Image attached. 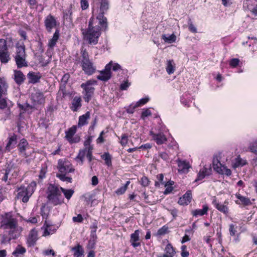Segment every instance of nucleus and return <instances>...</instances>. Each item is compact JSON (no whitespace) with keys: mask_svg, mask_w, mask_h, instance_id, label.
<instances>
[{"mask_svg":"<svg viewBox=\"0 0 257 257\" xmlns=\"http://www.w3.org/2000/svg\"><path fill=\"white\" fill-rule=\"evenodd\" d=\"M189 252L187 250V246L183 245L181 247V256L182 257H188Z\"/></svg>","mask_w":257,"mask_h":257,"instance_id":"obj_46","label":"nucleus"},{"mask_svg":"<svg viewBox=\"0 0 257 257\" xmlns=\"http://www.w3.org/2000/svg\"><path fill=\"white\" fill-rule=\"evenodd\" d=\"M128 142V137L126 134H123L121 137V141L120 143L121 146H125Z\"/></svg>","mask_w":257,"mask_h":257,"instance_id":"obj_54","label":"nucleus"},{"mask_svg":"<svg viewBox=\"0 0 257 257\" xmlns=\"http://www.w3.org/2000/svg\"><path fill=\"white\" fill-rule=\"evenodd\" d=\"M168 232V227L165 225L163 226L162 227L160 228L157 231V235H163Z\"/></svg>","mask_w":257,"mask_h":257,"instance_id":"obj_51","label":"nucleus"},{"mask_svg":"<svg viewBox=\"0 0 257 257\" xmlns=\"http://www.w3.org/2000/svg\"><path fill=\"white\" fill-rule=\"evenodd\" d=\"M111 64L112 61H111L108 64H107L104 70L100 72V74L97 76V78L98 80L106 81L108 80L111 77Z\"/></svg>","mask_w":257,"mask_h":257,"instance_id":"obj_13","label":"nucleus"},{"mask_svg":"<svg viewBox=\"0 0 257 257\" xmlns=\"http://www.w3.org/2000/svg\"><path fill=\"white\" fill-rule=\"evenodd\" d=\"M212 164L213 169L218 173L225 174L228 176L231 175V171L225 165H222L217 160L214 159Z\"/></svg>","mask_w":257,"mask_h":257,"instance_id":"obj_12","label":"nucleus"},{"mask_svg":"<svg viewBox=\"0 0 257 257\" xmlns=\"http://www.w3.org/2000/svg\"><path fill=\"white\" fill-rule=\"evenodd\" d=\"M8 50L7 42L5 39H0V53Z\"/></svg>","mask_w":257,"mask_h":257,"instance_id":"obj_49","label":"nucleus"},{"mask_svg":"<svg viewBox=\"0 0 257 257\" xmlns=\"http://www.w3.org/2000/svg\"><path fill=\"white\" fill-rule=\"evenodd\" d=\"M164 251V253L163 254L171 257H174L176 253L175 248L168 241H167V244L165 247Z\"/></svg>","mask_w":257,"mask_h":257,"instance_id":"obj_27","label":"nucleus"},{"mask_svg":"<svg viewBox=\"0 0 257 257\" xmlns=\"http://www.w3.org/2000/svg\"><path fill=\"white\" fill-rule=\"evenodd\" d=\"M212 204L214 205L215 207L219 211L222 212L225 215H227L229 213V209L226 205L221 204L218 203L215 199L212 201Z\"/></svg>","mask_w":257,"mask_h":257,"instance_id":"obj_26","label":"nucleus"},{"mask_svg":"<svg viewBox=\"0 0 257 257\" xmlns=\"http://www.w3.org/2000/svg\"><path fill=\"white\" fill-rule=\"evenodd\" d=\"M14 79L17 84L20 85L25 80V76L20 70L14 71Z\"/></svg>","mask_w":257,"mask_h":257,"instance_id":"obj_30","label":"nucleus"},{"mask_svg":"<svg viewBox=\"0 0 257 257\" xmlns=\"http://www.w3.org/2000/svg\"><path fill=\"white\" fill-rule=\"evenodd\" d=\"M81 66L85 74L92 75L96 70L94 63L90 60L88 53L86 49L82 48L81 50Z\"/></svg>","mask_w":257,"mask_h":257,"instance_id":"obj_5","label":"nucleus"},{"mask_svg":"<svg viewBox=\"0 0 257 257\" xmlns=\"http://www.w3.org/2000/svg\"><path fill=\"white\" fill-rule=\"evenodd\" d=\"M100 25L102 28L105 29L104 21H99L97 19H94L93 16L90 18L88 27L86 29H82L84 39L87 41L89 44L95 45L98 43V39L101 35Z\"/></svg>","mask_w":257,"mask_h":257,"instance_id":"obj_1","label":"nucleus"},{"mask_svg":"<svg viewBox=\"0 0 257 257\" xmlns=\"http://www.w3.org/2000/svg\"><path fill=\"white\" fill-rule=\"evenodd\" d=\"M77 127L73 125L66 132L65 138L71 144L78 143L80 140V138L78 135H75Z\"/></svg>","mask_w":257,"mask_h":257,"instance_id":"obj_11","label":"nucleus"},{"mask_svg":"<svg viewBox=\"0 0 257 257\" xmlns=\"http://www.w3.org/2000/svg\"><path fill=\"white\" fill-rule=\"evenodd\" d=\"M211 171L212 170L210 167L206 168L204 167L203 168L200 169L195 181L196 182L198 180H201L204 178L205 176L209 175L211 174Z\"/></svg>","mask_w":257,"mask_h":257,"instance_id":"obj_25","label":"nucleus"},{"mask_svg":"<svg viewBox=\"0 0 257 257\" xmlns=\"http://www.w3.org/2000/svg\"><path fill=\"white\" fill-rule=\"evenodd\" d=\"M69 78L70 75L68 73L65 74L61 79V82L63 83L64 85H65L69 79Z\"/></svg>","mask_w":257,"mask_h":257,"instance_id":"obj_61","label":"nucleus"},{"mask_svg":"<svg viewBox=\"0 0 257 257\" xmlns=\"http://www.w3.org/2000/svg\"><path fill=\"white\" fill-rule=\"evenodd\" d=\"M57 169L58 173L56 174V177L60 180L67 183H72V178L68 176L69 173H73L75 169L72 164L66 159H60L58 160Z\"/></svg>","mask_w":257,"mask_h":257,"instance_id":"obj_3","label":"nucleus"},{"mask_svg":"<svg viewBox=\"0 0 257 257\" xmlns=\"http://www.w3.org/2000/svg\"><path fill=\"white\" fill-rule=\"evenodd\" d=\"M71 14L72 12H71L70 10H68V11H66L65 12H64V20L68 22H70L72 20V18L71 17Z\"/></svg>","mask_w":257,"mask_h":257,"instance_id":"obj_48","label":"nucleus"},{"mask_svg":"<svg viewBox=\"0 0 257 257\" xmlns=\"http://www.w3.org/2000/svg\"><path fill=\"white\" fill-rule=\"evenodd\" d=\"M62 193L67 200H69L73 195L74 191L71 189H67L61 187V194Z\"/></svg>","mask_w":257,"mask_h":257,"instance_id":"obj_40","label":"nucleus"},{"mask_svg":"<svg viewBox=\"0 0 257 257\" xmlns=\"http://www.w3.org/2000/svg\"><path fill=\"white\" fill-rule=\"evenodd\" d=\"M130 85V83H129L127 80H126L121 84L120 88L121 90H126Z\"/></svg>","mask_w":257,"mask_h":257,"instance_id":"obj_60","label":"nucleus"},{"mask_svg":"<svg viewBox=\"0 0 257 257\" xmlns=\"http://www.w3.org/2000/svg\"><path fill=\"white\" fill-rule=\"evenodd\" d=\"M149 100V98L148 97L142 98L135 104V107H139L144 105L148 102Z\"/></svg>","mask_w":257,"mask_h":257,"instance_id":"obj_50","label":"nucleus"},{"mask_svg":"<svg viewBox=\"0 0 257 257\" xmlns=\"http://www.w3.org/2000/svg\"><path fill=\"white\" fill-rule=\"evenodd\" d=\"M208 207L207 205H203L202 209H197L192 211V214L193 216H202L206 214L208 210Z\"/></svg>","mask_w":257,"mask_h":257,"instance_id":"obj_31","label":"nucleus"},{"mask_svg":"<svg viewBox=\"0 0 257 257\" xmlns=\"http://www.w3.org/2000/svg\"><path fill=\"white\" fill-rule=\"evenodd\" d=\"M29 83H36L39 81L41 76L36 74L35 72H29L27 75Z\"/></svg>","mask_w":257,"mask_h":257,"instance_id":"obj_33","label":"nucleus"},{"mask_svg":"<svg viewBox=\"0 0 257 257\" xmlns=\"http://www.w3.org/2000/svg\"><path fill=\"white\" fill-rule=\"evenodd\" d=\"M176 38L177 37L174 34H172L168 36L165 34H163L162 36V39L165 41V42L169 44L175 42L176 40Z\"/></svg>","mask_w":257,"mask_h":257,"instance_id":"obj_38","label":"nucleus"},{"mask_svg":"<svg viewBox=\"0 0 257 257\" xmlns=\"http://www.w3.org/2000/svg\"><path fill=\"white\" fill-rule=\"evenodd\" d=\"M12 240L9 236H7L6 234H4L2 236V239L1 240L2 244H5L7 243H10L11 240Z\"/></svg>","mask_w":257,"mask_h":257,"instance_id":"obj_56","label":"nucleus"},{"mask_svg":"<svg viewBox=\"0 0 257 257\" xmlns=\"http://www.w3.org/2000/svg\"><path fill=\"white\" fill-rule=\"evenodd\" d=\"M72 220L75 223H81L83 220V218L81 214H78L77 216H74Z\"/></svg>","mask_w":257,"mask_h":257,"instance_id":"obj_57","label":"nucleus"},{"mask_svg":"<svg viewBox=\"0 0 257 257\" xmlns=\"http://www.w3.org/2000/svg\"><path fill=\"white\" fill-rule=\"evenodd\" d=\"M71 250L73 252L74 257H84V250L81 245L78 244L73 247Z\"/></svg>","mask_w":257,"mask_h":257,"instance_id":"obj_28","label":"nucleus"},{"mask_svg":"<svg viewBox=\"0 0 257 257\" xmlns=\"http://www.w3.org/2000/svg\"><path fill=\"white\" fill-rule=\"evenodd\" d=\"M151 114V111L149 109H147L142 112L141 117L144 119L145 117L150 116Z\"/></svg>","mask_w":257,"mask_h":257,"instance_id":"obj_62","label":"nucleus"},{"mask_svg":"<svg viewBox=\"0 0 257 257\" xmlns=\"http://www.w3.org/2000/svg\"><path fill=\"white\" fill-rule=\"evenodd\" d=\"M10 59V55L8 50L0 53V60L2 63H7Z\"/></svg>","mask_w":257,"mask_h":257,"instance_id":"obj_37","label":"nucleus"},{"mask_svg":"<svg viewBox=\"0 0 257 257\" xmlns=\"http://www.w3.org/2000/svg\"><path fill=\"white\" fill-rule=\"evenodd\" d=\"M47 199L54 205H61L64 203V198L61 194V187L50 184L47 190Z\"/></svg>","mask_w":257,"mask_h":257,"instance_id":"obj_4","label":"nucleus"},{"mask_svg":"<svg viewBox=\"0 0 257 257\" xmlns=\"http://www.w3.org/2000/svg\"><path fill=\"white\" fill-rule=\"evenodd\" d=\"M257 43V39L254 37H248V41L246 42L247 44H248L249 46H250L251 44H255Z\"/></svg>","mask_w":257,"mask_h":257,"instance_id":"obj_64","label":"nucleus"},{"mask_svg":"<svg viewBox=\"0 0 257 257\" xmlns=\"http://www.w3.org/2000/svg\"><path fill=\"white\" fill-rule=\"evenodd\" d=\"M91 139L90 138H88L86 141H85L84 143V148L79 151V153L75 159L76 160L79 161L80 162L81 165L83 164L85 156H86V157L89 162H91L92 160L94 159L92 156L93 147L91 145Z\"/></svg>","mask_w":257,"mask_h":257,"instance_id":"obj_6","label":"nucleus"},{"mask_svg":"<svg viewBox=\"0 0 257 257\" xmlns=\"http://www.w3.org/2000/svg\"><path fill=\"white\" fill-rule=\"evenodd\" d=\"M44 24L47 31L51 32L52 29L56 26L57 21L54 16L49 15L46 17Z\"/></svg>","mask_w":257,"mask_h":257,"instance_id":"obj_14","label":"nucleus"},{"mask_svg":"<svg viewBox=\"0 0 257 257\" xmlns=\"http://www.w3.org/2000/svg\"><path fill=\"white\" fill-rule=\"evenodd\" d=\"M38 232L35 229H32L29 232L27 238V244L29 247L33 246L36 244L38 240Z\"/></svg>","mask_w":257,"mask_h":257,"instance_id":"obj_15","label":"nucleus"},{"mask_svg":"<svg viewBox=\"0 0 257 257\" xmlns=\"http://www.w3.org/2000/svg\"><path fill=\"white\" fill-rule=\"evenodd\" d=\"M189 96L188 94L183 95L180 99L181 102L184 106L189 107L190 100L189 99Z\"/></svg>","mask_w":257,"mask_h":257,"instance_id":"obj_44","label":"nucleus"},{"mask_svg":"<svg viewBox=\"0 0 257 257\" xmlns=\"http://www.w3.org/2000/svg\"><path fill=\"white\" fill-rule=\"evenodd\" d=\"M97 84V82L94 79H90L81 84V87L83 89V94L85 102H89L93 96L95 91L94 86Z\"/></svg>","mask_w":257,"mask_h":257,"instance_id":"obj_8","label":"nucleus"},{"mask_svg":"<svg viewBox=\"0 0 257 257\" xmlns=\"http://www.w3.org/2000/svg\"><path fill=\"white\" fill-rule=\"evenodd\" d=\"M150 135L152 136L153 140L158 145H162L167 141V139L163 133H154L151 131L150 132Z\"/></svg>","mask_w":257,"mask_h":257,"instance_id":"obj_16","label":"nucleus"},{"mask_svg":"<svg viewBox=\"0 0 257 257\" xmlns=\"http://www.w3.org/2000/svg\"><path fill=\"white\" fill-rule=\"evenodd\" d=\"M111 68L114 71H121L122 70L121 66L117 63H113L112 61Z\"/></svg>","mask_w":257,"mask_h":257,"instance_id":"obj_59","label":"nucleus"},{"mask_svg":"<svg viewBox=\"0 0 257 257\" xmlns=\"http://www.w3.org/2000/svg\"><path fill=\"white\" fill-rule=\"evenodd\" d=\"M47 172L46 168L44 167H42L40 174L39 175V178L43 179L45 177V174Z\"/></svg>","mask_w":257,"mask_h":257,"instance_id":"obj_63","label":"nucleus"},{"mask_svg":"<svg viewBox=\"0 0 257 257\" xmlns=\"http://www.w3.org/2000/svg\"><path fill=\"white\" fill-rule=\"evenodd\" d=\"M59 37V31L57 30L53 35L51 39H50L48 43V46L50 48H53L56 45Z\"/></svg>","mask_w":257,"mask_h":257,"instance_id":"obj_35","label":"nucleus"},{"mask_svg":"<svg viewBox=\"0 0 257 257\" xmlns=\"http://www.w3.org/2000/svg\"><path fill=\"white\" fill-rule=\"evenodd\" d=\"M239 62V60L237 58H233L232 59L230 62H229V65L232 67H236Z\"/></svg>","mask_w":257,"mask_h":257,"instance_id":"obj_58","label":"nucleus"},{"mask_svg":"<svg viewBox=\"0 0 257 257\" xmlns=\"http://www.w3.org/2000/svg\"><path fill=\"white\" fill-rule=\"evenodd\" d=\"M37 186L36 182L32 181L27 187L22 186L17 190V198L21 199L24 203L27 202L34 193Z\"/></svg>","mask_w":257,"mask_h":257,"instance_id":"obj_7","label":"nucleus"},{"mask_svg":"<svg viewBox=\"0 0 257 257\" xmlns=\"http://www.w3.org/2000/svg\"><path fill=\"white\" fill-rule=\"evenodd\" d=\"M140 233V231L138 229L136 230L135 232L131 235L130 242L134 247L141 246Z\"/></svg>","mask_w":257,"mask_h":257,"instance_id":"obj_20","label":"nucleus"},{"mask_svg":"<svg viewBox=\"0 0 257 257\" xmlns=\"http://www.w3.org/2000/svg\"><path fill=\"white\" fill-rule=\"evenodd\" d=\"M249 149L250 152L257 154V140L250 143Z\"/></svg>","mask_w":257,"mask_h":257,"instance_id":"obj_47","label":"nucleus"},{"mask_svg":"<svg viewBox=\"0 0 257 257\" xmlns=\"http://www.w3.org/2000/svg\"><path fill=\"white\" fill-rule=\"evenodd\" d=\"M246 164V161L245 160L241 159L239 156H237L234 160V162L232 164V166L234 168L239 167H242Z\"/></svg>","mask_w":257,"mask_h":257,"instance_id":"obj_36","label":"nucleus"},{"mask_svg":"<svg viewBox=\"0 0 257 257\" xmlns=\"http://www.w3.org/2000/svg\"><path fill=\"white\" fill-rule=\"evenodd\" d=\"M1 227L8 230V235L12 239H16L20 235V232L18 227L17 221L9 213L3 216Z\"/></svg>","mask_w":257,"mask_h":257,"instance_id":"obj_2","label":"nucleus"},{"mask_svg":"<svg viewBox=\"0 0 257 257\" xmlns=\"http://www.w3.org/2000/svg\"><path fill=\"white\" fill-rule=\"evenodd\" d=\"M166 69L168 74H171L174 72L175 66L173 60H169L167 61V65Z\"/></svg>","mask_w":257,"mask_h":257,"instance_id":"obj_41","label":"nucleus"},{"mask_svg":"<svg viewBox=\"0 0 257 257\" xmlns=\"http://www.w3.org/2000/svg\"><path fill=\"white\" fill-rule=\"evenodd\" d=\"M158 181L155 182V186H160L161 185H164L166 186V183L165 182L163 181L164 180V176L162 174H160L157 176Z\"/></svg>","mask_w":257,"mask_h":257,"instance_id":"obj_45","label":"nucleus"},{"mask_svg":"<svg viewBox=\"0 0 257 257\" xmlns=\"http://www.w3.org/2000/svg\"><path fill=\"white\" fill-rule=\"evenodd\" d=\"M235 196L237 199L235 201V203L238 205L246 206L251 205L252 204L251 201L249 198L243 196L239 193H236Z\"/></svg>","mask_w":257,"mask_h":257,"instance_id":"obj_19","label":"nucleus"},{"mask_svg":"<svg viewBox=\"0 0 257 257\" xmlns=\"http://www.w3.org/2000/svg\"><path fill=\"white\" fill-rule=\"evenodd\" d=\"M101 157L105 161L106 165L108 166H111V157L108 153H104Z\"/></svg>","mask_w":257,"mask_h":257,"instance_id":"obj_43","label":"nucleus"},{"mask_svg":"<svg viewBox=\"0 0 257 257\" xmlns=\"http://www.w3.org/2000/svg\"><path fill=\"white\" fill-rule=\"evenodd\" d=\"M8 85L4 78L0 77V97L7 91Z\"/></svg>","mask_w":257,"mask_h":257,"instance_id":"obj_34","label":"nucleus"},{"mask_svg":"<svg viewBox=\"0 0 257 257\" xmlns=\"http://www.w3.org/2000/svg\"><path fill=\"white\" fill-rule=\"evenodd\" d=\"M82 99L80 96H75L71 102L70 109L74 112L77 111L82 106Z\"/></svg>","mask_w":257,"mask_h":257,"instance_id":"obj_22","label":"nucleus"},{"mask_svg":"<svg viewBox=\"0 0 257 257\" xmlns=\"http://www.w3.org/2000/svg\"><path fill=\"white\" fill-rule=\"evenodd\" d=\"M140 182L141 184L144 187H147L149 185L150 182L147 177L143 176L141 179Z\"/></svg>","mask_w":257,"mask_h":257,"instance_id":"obj_52","label":"nucleus"},{"mask_svg":"<svg viewBox=\"0 0 257 257\" xmlns=\"http://www.w3.org/2000/svg\"><path fill=\"white\" fill-rule=\"evenodd\" d=\"M17 143V136L15 134L10 136L8 138V143L5 148L6 150L10 151L16 147Z\"/></svg>","mask_w":257,"mask_h":257,"instance_id":"obj_21","label":"nucleus"},{"mask_svg":"<svg viewBox=\"0 0 257 257\" xmlns=\"http://www.w3.org/2000/svg\"><path fill=\"white\" fill-rule=\"evenodd\" d=\"M96 5L99 6V13L98 16L94 18V19H97L99 21L103 20L105 29L107 27V19L104 16V14L105 11L108 9V3L107 1H101L98 2Z\"/></svg>","mask_w":257,"mask_h":257,"instance_id":"obj_10","label":"nucleus"},{"mask_svg":"<svg viewBox=\"0 0 257 257\" xmlns=\"http://www.w3.org/2000/svg\"><path fill=\"white\" fill-rule=\"evenodd\" d=\"M192 199V193L191 191H187L184 195L180 197L178 200V203L181 205H187L190 203Z\"/></svg>","mask_w":257,"mask_h":257,"instance_id":"obj_24","label":"nucleus"},{"mask_svg":"<svg viewBox=\"0 0 257 257\" xmlns=\"http://www.w3.org/2000/svg\"><path fill=\"white\" fill-rule=\"evenodd\" d=\"M178 171L181 173H187L190 166L189 163L186 161L178 160Z\"/></svg>","mask_w":257,"mask_h":257,"instance_id":"obj_23","label":"nucleus"},{"mask_svg":"<svg viewBox=\"0 0 257 257\" xmlns=\"http://www.w3.org/2000/svg\"><path fill=\"white\" fill-rule=\"evenodd\" d=\"M15 60L18 68H22L28 66L24 44L20 46L17 45Z\"/></svg>","mask_w":257,"mask_h":257,"instance_id":"obj_9","label":"nucleus"},{"mask_svg":"<svg viewBox=\"0 0 257 257\" xmlns=\"http://www.w3.org/2000/svg\"><path fill=\"white\" fill-rule=\"evenodd\" d=\"M31 99L35 105L42 104L45 103V97L42 92L37 91L31 95Z\"/></svg>","mask_w":257,"mask_h":257,"instance_id":"obj_18","label":"nucleus"},{"mask_svg":"<svg viewBox=\"0 0 257 257\" xmlns=\"http://www.w3.org/2000/svg\"><path fill=\"white\" fill-rule=\"evenodd\" d=\"M105 134V132L104 131H102L100 133L98 137V138L96 140V143L97 144H102L104 142V139L103 137L104 134Z\"/></svg>","mask_w":257,"mask_h":257,"instance_id":"obj_55","label":"nucleus"},{"mask_svg":"<svg viewBox=\"0 0 257 257\" xmlns=\"http://www.w3.org/2000/svg\"><path fill=\"white\" fill-rule=\"evenodd\" d=\"M90 113L89 111L86 112L79 117L78 126H82L88 123L87 120L90 118Z\"/></svg>","mask_w":257,"mask_h":257,"instance_id":"obj_32","label":"nucleus"},{"mask_svg":"<svg viewBox=\"0 0 257 257\" xmlns=\"http://www.w3.org/2000/svg\"><path fill=\"white\" fill-rule=\"evenodd\" d=\"M237 226L233 224L229 225V231L231 236H234L236 233Z\"/></svg>","mask_w":257,"mask_h":257,"instance_id":"obj_53","label":"nucleus"},{"mask_svg":"<svg viewBox=\"0 0 257 257\" xmlns=\"http://www.w3.org/2000/svg\"><path fill=\"white\" fill-rule=\"evenodd\" d=\"M9 101L6 98H1L0 97V109L6 110L9 111Z\"/></svg>","mask_w":257,"mask_h":257,"instance_id":"obj_42","label":"nucleus"},{"mask_svg":"<svg viewBox=\"0 0 257 257\" xmlns=\"http://www.w3.org/2000/svg\"><path fill=\"white\" fill-rule=\"evenodd\" d=\"M42 229H44L43 235L47 236L50 234L54 233L56 230V227L54 225L48 224L46 222L45 224L42 227Z\"/></svg>","mask_w":257,"mask_h":257,"instance_id":"obj_29","label":"nucleus"},{"mask_svg":"<svg viewBox=\"0 0 257 257\" xmlns=\"http://www.w3.org/2000/svg\"><path fill=\"white\" fill-rule=\"evenodd\" d=\"M26 252V248L21 245H18L13 251V254L15 257H18L20 254H24Z\"/></svg>","mask_w":257,"mask_h":257,"instance_id":"obj_39","label":"nucleus"},{"mask_svg":"<svg viewBox=\"0 0 257 257\" xmlns=\"http://www.w3.org/2000/svg\"><path fill=\"white\" fill-rule=\"evenodd\" d=\"M18 148L20 153L25 158L28 157L29 155L26 153V151L30 149V146L27 141L25 139L20 140Z\"/></svg>","mask_w":257,"mask_h":257,"instance_id":"obj_17","label":"nucleus"}]
</instances>
